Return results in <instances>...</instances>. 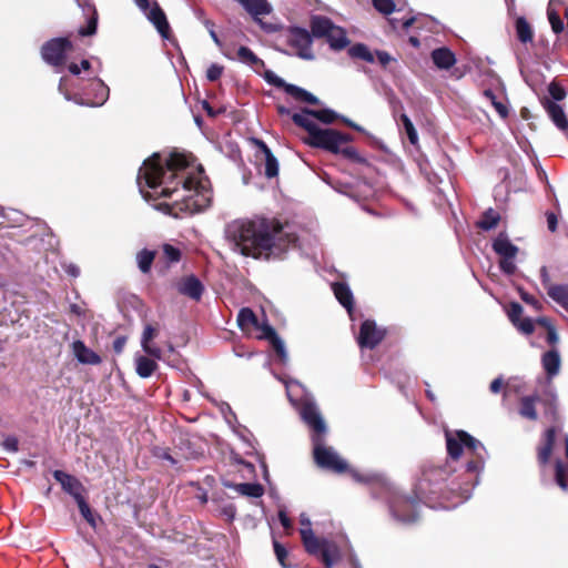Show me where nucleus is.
<instances>
[{
  "instance_id": "3",
  "label": "nucleus",
  "mask_w": 568,
  "mask_h": 568,
  "mask_svg": "<svg viewBox=\"0 0 568 568\" xmlns=\"http://www.w3.org/2000/svg\"><path fill=\"white\" fill-rule=\"evenodd\" d=\"M283 383L291 404L298 409L304 423L313 430V454L317 466L338 474L346 471L347 463L333 447L324 444L327 427L312 395L297 381L290 379Z\"/></svg>"
},
{
  "instance_id": "34",
  "label": "nucleus",
  "mask_w": 568,
  "mask_h": 568,
  "mask_svg": "<svg viewBox=\"0 0 568 568\" xmlns=\"http://www.w3.org/2000/svg\"><path fill=\"white\" fill-rule=\"evenodd\" d=\"M542 367L549 377H552L559 373L560 369V356L558 351L550 349L542 355L541 358Z\"/></svg>"
},
{
  "instance_id": "52",
  "label": "nucleus",
  "mask_w": 568,
  "mask_h": 568,
  "mask_svg": "<svg viewBox=\"0 0 568 568\" xmlns=\"http://www.w3.org/2000/svg\"><path fill=\"white\" fill-rule=\"evenodd\" d=\"M155 335H156V329L152 325L146 324L144 326V329H143V333L141 336L142 348L150 345L151 341L155 337Z\"/></svg>"
},
{
  "instance_id": "32",
  "label": "nucleus",
  "mask_w": 568,
  "mask_h": 568,
  "mask_svg": "<svg viewBox=\"0 0 568 568\" xmlns=\"http://www.w3.org/2000/svg\"><path fill=\"white\" fill-rule=\"evenodd\" d=\"M223 486L227 488L234 489L237 494L242 496L258 498L264 494V488L261 484L256 483H242V484H233L227 480H223Z\"/></svg>"
},
{
  "instance_id": "4",
  "label": "nucleus",
  "mask_w": 568,
  "mask_h": 568,
  "mask_svg": "<svg viewBox=\"0 0 568 568\" xmlns=\"http://www.w3.org/2000/svg\"><path fill=\"white\" fill-rule=\"evenodd\" d=\"M478 483L475 477L466 476L460 481L453 475L448 464L443 466L428 465L424 468L416 489L418 498L425 504L435 507H448L456 505L470 497L474 486Z\"/></svg>"
},
{
  "instance_id": "28",
  "label": "nucleus",
  "mask_w": 568,
  "mask_h": 568,
  "mask_svg": "<svg viewBox=\"0 0 568 568\" xmlns=\"http://www.w3.org/2000/svg\"><path fill=\"white\" fill-rule=\"evenodd\" d=\"M79 7L82 8L84 14L88 19V26L85 28H80L79 33L82 37L92 36L97 32L98 26V12L94 6L88 1L75 0Z\"/></svg>"
},
{
  "instance_id": "62",
  "label": "nucleus",
  "mask_w": 568,
  "mask_h": 568,
  "mask_svg": "<svg viewBox=\"0 0 568 568\" xmlns=\"http://www.w3.org/2000/svg\"><path fill=\"white\" fill-rule=\"evenodd\" d=\"M540 281L546 291H548L549 286L555 285L550 280V275H549L547 266H541V268H540Z\"/></svg>"
},
{
  "instance_id": "33",
  "label": "nucleus",
  "mask_w": 568,
  "mask_h": 568,
  "mask_svg": "<svg viewBox=\"0 0 568 568\" xmlns=\"http://www.w3.org/2000/svg\"><path fill=\"white\" fill-rule=\"evenodd\" d=\"M397 125L399 129V134L402 135V139L405 136L408 139L409 143L414 146L418 145V134L417 130L412 122V120L406 115L402 114L399 116V120L397 121Z\"/></svg>"
},
{
  "instance_id": "50",
  "label": "nucleus",
  "mask_w": 568,
  "mask_h": 568,
  "mask_svg": "<svg viewBox=\"0 0 568 568\" xmlns=\"http://www.w3.org/2000/svg\"><path fill=\"white\" fill-rule=\"evenodd\" d=\"M523 306L519 303L511 302L509 304L507 314L513 324H517V322H519V318H521L523 315Z\"/></svg>"
},
{
  "instance_id": "11",
  "label": "nucleus",
  "mask_w": 568,
  "mask_h": 568,
  "mask_svg": "<svg viewBox=\"0 0 568 568\" xmlns=\"http://www.w3.org/2000/svg\"><path fill=\"white\" fill-rule=\"evenodd\" d=\"M72 49L67 38H54L47 41L41 48L42 59L50 65L60 67L64 63L65 53Z\"/></svg>"
},
{
  "instance_id": "30",
  "label": "nucleus",
  "mask_w": 568,
  "mask_h": 568,
  "mask_svg": "<svg viewBox=\"0 0 568 568\" xmlns=\"http://www.w3.org/2000/svg\"><path fill=\"white\" fill-rule=\"evenodd\" d=\"M555 440H556V428L549 427L545 432L544 444L540 447H538L537 458H538V463L541 466H545L546 464H548V462L551 457L552 450H554Z\"/></svg>"
},
{
  "instance_id": "42",
  "label": "nucleus",
  "mask_w": 568,
  "mask_h": 568,
  "mask_svg": "<svg viewBox=\"0 0 568 568\" xmlns=\"http://www.w3.org/2000/svg\"><path fill=\"white\" fill-rule=\"evenodd\" d=\"M154 257L155 253L153 251H150L148 248L141 250L136 254V263L139 270L144 274L149 273L153 264Z\"/></svg>"
},
{
  "instance_id": "35",
  "label": "nucleus",
  "mask_w": 568,
  "mask_h": 568,
  "mask_svg": "<svg viewBox=\"0 0 568 568\" xmlns=\"http://www.w3.org/2000/svg\"><path fill=\"white\" fill-rule=\"evenodd\" d=\"M548 296L568 311V284H555L548 287Z\"/></svg>"
},
{
  "instance_id": "59",
  "label": "nucleus",
  "mask_w": 568,
  "mask_h": 568,
  "mask_svg": "<svg viewBox=\"0 0 568 568\" xmlns=\"http://www.w3.org/2000/svg\"><path fill=\"white\" fill-rule=\"evenodd\" d=\"M374 8L385 17L390 14V0H373Z\"/></svg>"
},
{
  "instance_id": "19",
  "label": "nucleus",
  "mask_w": 568,
  "mask_h": 568,
  "mask_svg": "<svg viewBox=\"0 0 568 568\" xmlns=\"http://www.w3.org/2000/svg\"><path fill=\"white\" fill-rule=\"evenodd\" d=\"M261 331H262V337L270 341V343L272 344L274 351L276 352V354L280 358V362L283 365H285L288 362V355H287L284 342L276 334L275 329L268 324L263 325L261 327Z\"/></svg>"
},
{
  "instance_id": "24",
  "label": "nucleus",
  "mask_w": 568,
  "mask_h": 568,
  "mask_svg": "<svg viewBox=\"0 0 568 568\" xmlns=\"http://www.w3.org/2000/svg\"><path fill=\"white\" fill-rule=\"evenodd\" d=\"M252 16L254 21L261 23V16L271 13L272 6L267 0H235Z\"/></svg>"
},
{
  "instance_id": "53",
  "label": "nucleus",
  "mask_w": 568,
  "mask_h": 568,
  "mask_svg": "<svg viewBox=\"0 0 568 568\" xmlns=\"http://www.w3.org/2000/svg\"><path fill=\"white\" fill-rule=\"evenodd\" d=\"M520 332H523L526 335H530L535 331V325L531 321V318H519V322L517 324H514Z\"/></svg>"
},
{
  "instance_id": "21",
  "label": "nucleus",
  "mask_w": 568,
  "mask_h": 568,
  "mask_svg": "<svg viewBox=\"0 0 568 568\" xmlns=\"http://www.w3.org/2000/svg\"><path fill=\"white\" fill-rule=\"evenodd\" d=\"M316 555H320L326 568H332L339 560L341 550L334 541L320 539V549Z\"/></svg>"
},
{
  "instance_id": "61",
  "label": "nucleus",
  "mask_w": 568,
  "mask_h": 568,
  "mask_svg": "<svg viewBox=\"0 0 568 568\" xmlns=\"http://www.w3.org/2000/svg\"><path fill=\"white\" fill-rule=\"evenodd\" d=\"M2 446L6 450L16 453V452H18V439L13 436H8L3 440Z\"/></svg>"
},
{
  "instance_id": "45",
  "label": "nucleus",
  "mask_w": 568,
  "mask_h": 568,
  "mask_svg": "<svg viewBox=\"0 0 568 568\" xmlns=\"http://www.w3.org/2000/svg\"><path fill=\"white\" fill-rule=\"evenodd\" d=\"M547 16H548V20H549L552 31L556 34L561 33L564 31V22L560 19L559 13L555 9H552L551 2L549 3L548 9H547Z\"/></svg>"
},
{
  "instance_id": "6",
  "label": "nucleus",
  "mask_w": 568,
  "mask_h": 568,
  "mask_svg": "<svg viewBox=\"0 0 568 568\" xmlns=\"http://www.w3.org/2000/svg\"><path fill=\"white\" fill-rule=\"evenodd\" d=\"M446 448L448 456L457 460L460 458L464 448H466L473 458L467 462L465 476L475 477L478 479V474L483 470L485 465V446L475 437L465 430H456L455 434L446 433Z\"/></svg>"
},
{
  "instance_id": "49",
  "label": "nucleus",
  "mask_w": 568,
  "mask_h": 568,
  "mask_svg": "<svg viewBox=\"0 0 568 568\" xmlns=\"http://www.w3.org/2000/svg\"><path fill=\"white\" fill-rule=\"evenodd\" d=\"M548 92H549L550 97L555 101H561L566 97L565 89L559 83H557L556 81H552V82L549 83Z\"/></svg>"
},
{
  "instance_id": "15",
  "label": "nucleus",
  "mask_w": 568,
  "mask_h": 568,
  "mask_svg": "<svg viewBox=\"0 0 568 568\" xmlns=\"http://www.w3.org/2000/svg\"><path fill=\"white\" fill-rule=\"evenodd\" d=\"M348 54L352 58L361 59L371 63H374L377 59L381 67L386 68L390 62V55L385 51H376L373 53L369 51L367 45L363 43L354 44L348 49Z\"/></svg>"
},
{
  "instance_id": "25",
  "label": "nucleus",
  "mask_w": 568,
  "mask_h": 568,
  "mask_svg": "<svg viewBox=\"0 0 568 568\" xmlns=\"http://www.w3.org/2000/svg\"><path fill=\"white\" fill-rule=\"evenodd\" d=\"M430 58L433 63L440 70H448L456 63L455 53L447 47L434 49Z\"/></svg>"
},
{
  "instance_id": "55",
  "label": "nucleus",
  "mask_w": 568,
  "mask_h": 568,
  "mask_svg": "<svg viewBox=\"0 0 568 568\" xmlns=\"http://www.w3.org/2000/svg\"><path fill=\"white\" fill-rule=\"evenodd\" d=\"M414 21H415V18L413 16H409V17L404 16L400 19L393 18V20H392L393 30L397 29L398 27H400L404 30H407L414 23Z\"/></svg>"
},
{
  "instance_id": "12",
  "label": "nucleus",
  "mask_w": 568,
  "mask_h": 568,
  "mask_svg": "<svg viewBox=\"0 0 568 568\" xmlns=\"http://www.w3.org/2000/svg\"><path fill=\"white\" fill-rule=\"evenodd\" d=\"M312 36L306 29L300 27H292L287 32V42L291 47L296 49L300 58L312 60L314 58L312 51Z\"/></svg>"
},
{
  "instance_id": "14",
  "label": "nucleus",
  "mask_w": 568,
  "mask_h": 568,
  "mask_svg": "<svg viewBox=\"0 0 568 568\" xmlns=\"http://www.w3.org/2000/svg\"><path fill=\"white\" fill-rule=\"evenodd\" d=\"M349 474L355 481L368 485L372 489V494L374 497H378L377 490H383V491L388 490L387 480L379 473H376V471L361 473L358 470L352 469L349 471Z\"/></svg>"
},
{
  "instance_id": "43",
  "label": "nucleus",
  "mask_w": 568,
  "mask_h": 568,
  "mask_svg": "<svg viewBox=\"0 0 568 568\" xmlns=\"http://www.w3.org/2000/svg\"><path fill=\"white\" fill-rule=\"evenodd\" d=\"M237 323L242 329H248L251 326L257 327V317L251 308H242L237 315Z\"/></svg>"
},
{
  "instance_id": "22",
  "label": "nucleus",
  "mask_w": 568,
  "mask_h": 568,
  "mask_svg": "<svg viewBox=\"0 0 568 568\" xmlns=\"http://www.w3.org/2000/svg\"><path fill=\"white\" fill-rule=\"evenodd\" d=\"M332 290L337 301L346 308L351 320L354 321V298L349 286L345 283L336 282L332 284Z\"/></svg>"
},
{
  "instance_id": "37",
  "label": "nucleus",
  "mask_w": 568,
  "mask_h": 568,
  "mask_svg": "<svg viewBox=\"0 0 568 568\" xmlns=\"http://www.w3.org/2000/svg\"><path fill=\"white\" fill-rule=\"evenodd\" d=\"M516 36L521 43H531L534 31L530 23L524 17H518L515 22Z\"/></svg>"
},
{
  "instance_id": "23",
  "label": "nucleus",
  "mask_w": 568,
  "mask_h": 568,
  "mask_svg": "<svg viewBox=\"0 0 568 568\" xmlns=\"http://www.w3.org/2000/svg\"><path fill=\"white\" fill-rule=\"evenodd\" d=\"M72 352L74 357L80 362L81 364L87 365H99L101 363V357L98 355L94 351L87 347L85 344L77 339L72 343Z\"/></svg>"
},
{
  "instance_id": "54",
  "label": "nucleus",
  "mask_w": 568,
  "mask_h": 568,
  "mask_svg": "<svg viewBox=\"0 0 568 568\" xmlns=\"http://www.w3.org/2000/svg\"><path fill=\"white\" fill-rule=\"evenodd\" d=\"M515 258H506V257H499V267L500 270L507 274L513 275L516 272V265L514 263Z\"/></svg>"
},
{
  "instance_id": "8",
  "label": "nucleus",
  "mask_w": 568,
  "mask_h": 568,
  "mask_svg": "<svg viewBox=\"0 0 568 568\" xmlns=\"http://www.w3.org/2000/svg\"><path fill=\"white\" fill-rule=\"evenodd\" d=\"M311 30L313 37L325 38L333 50H343L349 44L345 30L326 17L313 16Z\"/></svg>"
},
{
  "instance_id": "56",
  "label": "nucleus",
  "mask_w": 568,
  "mask_h": 568,
  "mask_svg": "<svg viewBox=\"0 0 568 568\" xmlns=\"http://www.w3.org/2000/svg\"><path fill=\"white\" fill-rule=\"evenodd\" d=\"M274 552L276 555V558L281 566L283 568H288V566L285 564V558L287 557V551L284 546H282L280 542L274 540Z\"/></svg>"
},
{
  "instance_id": "46",
  "label": "nucleus",
  "mask_w": 568,
  "mask_h": 568,
  "mask_svg": "<svg viewBox=\"0 0 568 568\" xmlns=\"http://www.w3.org/2000/svg\"><path fill=\"white\" fill-rule=\"evenodd\" d=\"M538 324L542 325L547 329V336L546 341L549 345H555L558 343V334L554 325L549 323V321L546 317H541L538 320Z\"/></svg>"
},
{
  "instance_id": "10",
  "label": "nucleus",
  "mask_w": 568,
  "mask_h": 568,
  "mask_svg": "<svg viewBox=\"0 0 568 568\" xmlns=\"http://www.w3.org/2000/svg\"><path fill=\"white\" fill-rule=\"evenodd\" d=\"M387 329L378 326L373 320H365L356 335V342L361 349H373L385 338Z\"/></svg>"
},
{
  "instance_id": "1",
  "label": "nucleus",
  "mask_w": 568,
  "mask_h": 568,
  "mask_svg": "<svg viewBox=\"0 0 568 568\" xmlns=\"http://www.w3.org/2000/svg\"><path fill=\"white\" fill-rule=\"evenodd\" d=\"M140 193L146 201L164 199L155 209L176 219L210 206L212 192L203 168L179 153H153L138 173Z\"/></svg>"
},
{
  "instance_id": "41",
  "label": "nucleus",
  "mask_w": 568,
  "mask_h": 568,
  "mask_svg": "<svg viewBox=\"0 0 568 568\" xmlns=\"http://www.w3.org/2000/svg\"><path fill=\"white\" fill-rule=\"evenodd\" d=\"M237 59L242 63H245V64L254 67V68H258L264 64L263 61L247 47L239 48Z\"/></svg>"
},
{
  "instance_id": "44",
  "label": "nucleus",
  "mask_w": 568,
  "mask_h": 568,
  "mask_svg": "<svg viewBox=\"0 0 568 568\" xmlns=\"http://www.w3.org/2000/svg\"><path fill=\"white\" fill-rule=\"evenodd\" d=\"M484 97L491 103L501 119H506L508 116V108L497 99L495 92L491 89H486L484 91Z\"/></svg>"
},
{
  "instance_id": "9",
  "label": "nucleus",
  "mask_w": 568,
  "mask_h": 568,
  "mask_svg": "<svg viewBox=\"0 0 568 568\" xmlns=\"http://www.w3.org/2000/svg\"><path fill=\"white\" fill-rule=\"evenodd\" d=\"M65 83L67 78H61L59 83V91L64 95V98L68 101H73L79 105H85L91 108L101 106L109 99L110 89L101 79L97 78L91 82V90L94 93L93 100H85L79 95H70L65 90Z\"/></svg>"
},
{
  "instance_id": "7",
  "label": "nucleus",
  "mask_w": 568,
  "mask_h": 568,
  "mask_svg": "<svg viewBox=\"0 0 568 568\" xmlns=\"http://www.w3.org/2000/svg\"><path fill=\"white\" fill-rule=\"evenodd\" d=\"M540 404L544 408V415L556 420L558 417L557 395L547 389L542 394L534 393L519 398L518 414L520 417L535 422L538 419L536 405Z\"/></svg>"
},
{
  "instance_id": "39",
  "label": "nucleus",
  "mask_w": 568,
  "mask_h": 568,
  "mask_svg": "<svg viewBox=\"0 0 568 568\" xmlns=\"http://www.w3.org/2000/svg\"><path fill=\"white\" fill-rule=\"evenodd\" d=\"M286 93L294 98L296 101L306 102L310 104L320 103V100L313 93L297 85H287Z\"/></svg>"
},
{
  "instance_id": "29",
  "label": "nucleus",
  "mask_w": 568,
  "mask_h": 568,
  "mask_svg": "<svg viewBox=\"0 0 568 568\" xmlns=\"http://www.w3.org/2000/svg\"><path fill=\"white\" fill-rule=\"evenodd\" d=\"M542 104H544L548 115L555 123V125L561 131L567 130L568 129V119H567L566 113H565L564 109L561 108V105H559L555 101H550L548 99H545Z\"/></svg>"
},
{
  "instance_id": "36",
  "label": "nucleus",
  "mask_w": 568,
  "mask_h": 568,
  "mask_svg": "<svg viewBox=\"0 0 568 568\" xmlns=\"http://www.w3.org/2000/svg\"><path fill=\"white\" fill-rule=\"evenodd\" d=\"M500 222V214L494 209L486 210L480 219L476 222V226L483 231L495 229Z\"/></svg>"
},
{
  "instance_id": "64",
  "label": "nucleus",
  "mask_w": 568,
  "mask_h": 568,
  "mask_svg": "<svg viewBox=\"0 0 568 568\" xmlns=\"http://www.w3.org/2000/svg\"><path fill=\"white\" fill-rule=\"evenodd\" d=\"M221 514L227 519L233 520L236 514V509L232 504L224 506L221 510Z\"/></svg>"
},
{
  "instance_id": "48",
  "label": "nucleus",
  "mask_w": 568,
  "mask_h": 568,
  "mask_svg": "<svg viewBox=\"0 0 568 568\" xmlns=\"http://www.w3.org/2000/svg\"><path fill=\"white\" fill-rule=\"evenodd\" d=\"M163 255H164V258L169 262V263H174V262H179L180 261V257H181V252L179 248L170 245V244H164L163 245Z\"/></svg>"
},
{
  "instance_id": "40",
  "label": "nucleus",
  "mask_w": 568,
  "mask_h": 568,
  "mask_svg": "<svg viewBox=\"0 0 568 568\" xmlns=\"http://www.w3.org/2000/svg\"><path fill=\"white\" fill-rule=\"evenodd\" d=\"M286 93L294 98L296 101L306 102L310 104L320 103V100L313 93L297 85H287Z\"/></svg>"
},
{
  "instance_id": "58",
  "label": "nucleus",
  "mask_w": 568,
  "mask_h": 568,
  "mask_svg": "<svg viewBox=\"0 0 568 568\" xmlns=\"http://www.w3.org/2000/svg\"><path fill=\"white\" fill-rule=\"evenodd\" d=\"M265 79L268 83H271L277 88H283L285 91H286V87L290 85L282 78H280L278 75H276L275 73H273L271 71L266 72Z\"/></svg>"
},
{
  "instance_id": "51",
  "label": "nucleus",
  "mask_w": 568,
  "mask_h": 568,
  "mask_svg": "<svg viewBox=\"0 0 568 568\" xmlns=\"http://www.w3.org/2000/svg\"><path fill=\"white\" fill-rule=\"evenodd\" d=\"M556 468V481L559 487H561L564 490L568 489V480L565 475V468L560 460L556 462L555 465Z\"/></svg>"
},
{
  "instance_id": "20",
  "label": "nucleus",
  "mask_w": 568,
  "mask_h": 568,
  "mask_svg": "<svg viewBox=\"0 0 568 568\" xmlns=\"http://www.w3.org/2000/svg\"><path fill=\"white\" fill-rule=\"evenodd\" d=\"M252 142L257 146L258 151L264 155L265 176L268 179L275 178L278 174V161L272 153L266 143L260 139H252Z\"/></svg>"
},
{
  "instance_id": "60",
  "label": "nucleus",
  "mask_w": 568,
  "mask_h": 568,
  "mask_svg": "<svg viewBox=\"0 0 568 568\" xmlns=\"http://www.w3.org/2000/svg\"><path fill=\"white\" fill-rule=\"evenodd\" d=\"M547 226L550 232H556L558 226V217L557 214L550 211L546 212Z\"/></svg>"
},
{
  "instance_id": "27",
  "label": "nucleus",
  "mask_w": 568,
  "mask_h": 568,
  "mask_svg": "<svg viewBox=\"0 0 568 568\" xmlns=\"http://www.w3.org/2000/svg\"><path fill=\"white\" fill-rule=\"evenodd\" d=\"M493 250L499 257L515 258L518 247L510 242L505 233H500L493 242Z\"/></svg>"
},
{
  "instance_id": "2",
  "label": "nucleus",
  "mask_w": 568,
  "mask_h": 568,
  "mask_svg": "<svg viewBox=\"0 0 568 568\" xmlns=\"http://www.w3.org/2000/svg\"><path fill=\"white\" fill-rule=\"evenodd\" d=\"M225 237L234 251L255 258H280L297 241L294 233L274 219H237L225 227Z\"/></svg>"
},
{
  "instance_id": "26",
  "label": "nucleus",
  "mask_w": 568,
  "mask_h": 568,
  "mask_svg": "<svg viewBox=\"0 0 568 568\" xmlns=\"http://www.w3.org/2000/svg\"><path fill=\"white\" fill-rule=\"evenodd\" d=\"M178 290L181 294L199 301L203 293V285L195 276H186L178 284Z\"/></svg>"
},
{
  "instance_id": "16",
  "label": "nucleus",
  "mask_w": 568,
  "mask_h": 568,
  "mask_svg": "<svg viewBox=\"0 0 568 568\" xmlns=\"http://www.w3.org/2000/svg\"><path fill=\"white\" fill-rule=\"evenodd\" d=\"M393 517L403 524L414 523L418 517L415 503L393 497Z\"/></svg>"
},
{
  "instance_id": "31",
  "label": "nucleus",
  "mask_w": 568,
  "mask_h": 568,
  "mask_svg": "<svg viewBox=\"0 0 568 568\" xmlns=\"http://www.w3.org/2000/svg\"><path fill=\"white\" fill-rule=\"evenodd\" d=\"M293 115H305L308 122L313 125H318L317 121H321L325 124L332 123L335 119H337V114L331 109L323 110H310L303 109L301 112L294 113Z\"/></svg>"
},
{
  "instance_id": "5",
  "label": "nucleus",
  "mask_w": 568,
  "mask_h": 568,
  "mask_svg": "<svg viewBox=\"0 0 568 568\" xmlns=\"http://www.w3.org/2000/svg\"><path fill=\"white\" fill-rule=\"evenodd\" d=\"M292 120L296 125L307 131L308 136L305 141L310 145L324 149L334 154H342L345 159L355 162L363 161L356 149L349 145L351 136L348 134L341 133L333 129L313 125L305 115H292Z\"/></svg>"
},
{
  "instance_id": "63",
  "label": "nucleus",
  "mask_w": 568,
  "mask_h": 568,
  "mask_svg": "<svg viewBox=\"0 0 568 568\" xmlns=\"http://www.w3.org/2000/svg\"><path fill=\"white\" fill-rule=\"evenodd\" d=\"M143 351H144L148 355H150V356H152V357H154V358H156V359H161V357H162V351H161V348H160V347H158V346H154V345H152V344H150V345H148V346L143 347Z\"/></svg>"
},
{
  "instance_id": "38",
  "label": "nucleus",
  "mask_w": 568,
  "mask_h": 568,
  "mask_svg": "<svg viewBox=\"0 0 568 568\" xmlns=\"http://www.w3.org/2000/svg\"><path fill=\"white\" fill-rule=\"evenodd\" d=\"M156 367V363L146 356L140 355L135 357V371L136 374L142 378L150 377Z\"/></svg>"
},
{
  "instance_id": "57",
  "label": "nucleus",
  "mask_w": 568,
  "mask_h": 568,
  "mask_svg": "<svg viewBox=\"0 0 568 568\" xmlns=\"http://www.w3.org/2000/svg\"><path fill=\"white\" fill-rule=\"evenodd\" d=\"M223 73V67L216 63H212L206 71V78L209 81H216Z\"/></svg>"
},
{
  "instance_id": "47",
  "label": "nucleus",
  "mask_w": 568,
  "mask_h": 568,
  "mask_svg": "<svg viewBox=\"0 0 568 568\" xmlns=\"http://www.w3.org/2000/svg\"><path fill=\"white\" fill-rule=\"evenodd\" d=\"M77 504H78V507H79V510L81 513V515L83 516V518L91 525V526H95V521H94V517L92 515V511L90 509V506L88 505V503L85 501L84 497L82 496L81 498L77 499L75 500Z\"/></svg>"
},
{
  "instance_id": "17",
  "label": "nucleus",
  "mask_w": 568,
  "mask_h": 568,
  "mask_svg": "<svg viewBox=\"0 0 568 568\" xmlns=\"http://www.w3.org/2000/svg\"><path fill=\"white\" fill-rule=\"evenodd\" d=\"M53 478L61 485L62 489L71 495L74 500L82 497L83 485L81 481L63 470H54Z\"/></svg>"
},
{
  "instance_id": "13",
  "label": "nucleus",
  "mask_w": 568,
  "mask_h": 568,
  "mask_svg": "<svg viewBox=\"0 0 568 568\" xmlns=\"http://www.w3.org/2000/svg\"><path fill=\"white\" fill-rule=\"evenodd\" d=\"M136 7L146 16L148 20L156 28L158 32L163 37L168 38L170 26L166 20L165 13L159 7L158 2H153L152 6L149 0H133Z\"/></svg>"
},
{
  "instance_id": "18",
  "label": "nucleus",
  "mask_w": 568,
  "mask_h": 568,
  "mask_svg": "<svg viewBox=\"0 0 568 568\" xmlns=\"http://www.w3.org/2000/svg\"><path fill=\"white\" fill-rule=\"evenodd\" d=\"M300 521L303 526L300 532L306 551L311 555L317 554L320 549V539L314 535L311 528L312 524L310 518L303 514L301 515Z\"/></svg>"
}]
</instances>
